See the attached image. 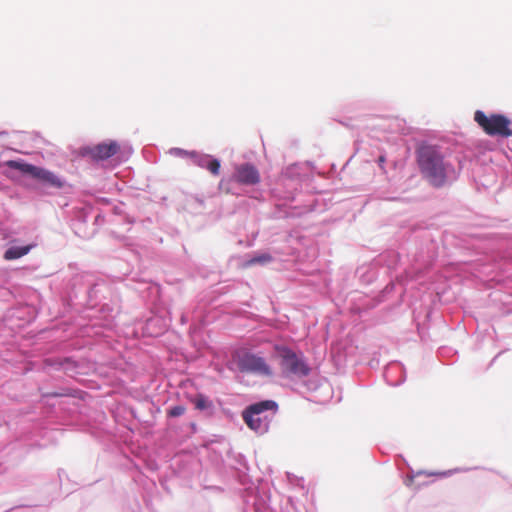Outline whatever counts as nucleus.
<instances>
[{
	"label": "nucleus",
	"mask_w": 512,
	"mask_h": 512,
	"mask_svg": "<svg viewBox=\"0 0 512 512\" xmlns=\"http://www.w3.org/2000/svg\"><path fill=\"white\" fill-rule=\"evenodd\" d=\"M234 178L238 183L245 185H255L260 181L258 170L248 163L236 167Z\"/></svg>",
	"instance_id": "7"
},
{
	"label": "nucleus",
	"mask_w": 512,
	"mask_h": 512,
	"mask_svg": "<svg viewBox=\"0 0 512 512\" xmlns=\"http://www.w3.org/2000/svg\"><path fill=\"white\" fill-rule=\"evenodd\" d=\"M416 157L422 177L434 187H442L455 174L453 166L445 161L442 153L434 146L419 147Z\"/></svg>",
	"instance_id": "1"
},
{
	"label": "nucleus",
	"mask_w": 512,
	"mask_h": 512,
	"mask_svg": "<svg viewBox=\"0 0 512 512\" xmlns=\"http://www.w3.org/2000/svg\"><path fill=\"white\" fill-rule=\"evenodd\" d=\"M237 368L243 373L271 376L272 371L264 358L248 351H237L233 355Z\"/></svg>",
	"instance_id": "4"
},
{
	"label": "nucleus",
	"mask_w": 512,
	"mask_h": 512,
	"mask_svg": "<svg viewBox=\"0 0 512 512\" xmlns=\"http://www.w3.org/2000/svg\"><path fill=\"white\" fill-rule=\"evenodd\" d=\"M281 369L287 375L306 377L310 373V367L302 357H299L289 348H282L280 351Z\"/></svg>",
	"instance_id": "5"
},
{
	"label": "nucleus",
	"mask_w": 512,
	"mask_h": 512,
	"mask_svg": "<svg viewBox=\"0 0 512 512\" xmlns=\"http://www.w3.org/2000/svg\"><path fill=\"white\" fill-rule=\"evenodd\" d=\"M379 161H380V162H383V161H384V158H383V157H380V158H379Z\"/></svg>",
	"instance_id": "16"
},
{
	"label": "nucleus",
	"mask_w": 512,
	"mask_h": 512,
	"mask_svg": "<svg viewBox=\"0 0 512 512\" xmlns=\"http://www.w3.org/2000/svg\"><path fill=\"white\" fill-rule=\"evenodd\" d=\"M7 166L11 169H15L20 171L23 174L29 175L33 178L35 171L38 166L23 162V161H16V160H10L7 162Z\"/></svg>",
	"instance_id": "9"
},
{
	"label": "nucleus",
	"mask_w": 512,
	"mask_h": 512,
	"mask_svg": "<svg viewBox=\"0 0 512 512\" xmlns=\"http://www.w3.org/2000/svg\"><path fill=\"white\" fill-rule=\"evenodd\" d=\"M451 473V471H447V472H438V473H434V475H438V476H447Z\"/></svg>",
	"instance_id": "15"
},
{
	"label": "nucleus",
	"mask_w": 512,
	"mask_h": 512,
	"mask_svg": "<svg viewBox=\"0 0 512 512\" xmlns=\"http://www.w3.org/2000/svg\"><path fill=\"white\" fill-rule=\"evenodd\" d=\"M33 178L39 180L45 185L57 189H60L64 186V181L59 176L41 167H37Z\"/></svg>",
	"instance_id": "8"
},
{
	"label": "nucleus",
	"mask_w": 512,
	"mask_h": 512,
	"mask_svg": "<svg viewBox=\"0 0 512 512\" xmlns=\"http://www.w3.org/2000/svg\"><path fill=\"white\" fill-rule=\"evenodd\" d=\"M271 261V256L268 255V254H263L259 257H256V258H253L249 261L250 264H254V263H266V262H269Z\"/></svg>",
	"instance_id": "14"
},
{
	"label": "nucleus",
	"mask_w": 512,
	"mask_h": 512,
	"mask_svg": "<svg viewBox=\"0 0 512 512\" xmlns=\"http://www.w3.org/2000/svg\"><path fill=\"white\" fill-rule=\"evenodd\" d=\"M278 410V404L273 400H264L248 406L242 413L246 425L253 431L263 434L268 431L271 418L265 414L270 411L273 417Z\"/></svg>",
	"instance_id": "2"
},
{
	"label": "nucleus",
	"mask_w": 512,
	"mask_h": 512,
	"mask_svg": "<svg viewBox=\"0 0 512 512\" xmlns=\"http://www.w3.org/2000/svg\"><path fill=\"white\" fill-rule=\"evenodd\" d=\"M33 245L10 247L4 253L5 260H15L29 253Z\"/></svg>",
	"instance_id": "10"
},
{
	"label": "nucleus",
	"mask_w": 512,
	"mask_h": 512,
	"mask_svg": "<svg viewBox=\"0 0 512 512\" xmlns=\"http://www.w3.org/2000/svg\"><path fill=\"white\" fill-rule=\"evenodd\" d=\"M193 403L196 409L199 410H205L211 406V402L202 394L197 395L194 398Z\"/></svg>",
	"instance_id": "11"
},
{
	"label": "nucleus",
	"mask_w": 512,
	"mask_h": 512,
	"mask_svg": "<svg viewBox=\"0 0 512 512\" xmlns=\"http://www.w3.org/2000/svg\"><path fill=\"white\" fill-rule=\"evenodd\" d=\"M474 121L490 136L508 138L512 136L511 120L501 114L487 116L483 111L477 110Z\"/></svg>",
	"instance_id": "3"
},
{
	"label": "nucleus",
	"mask_w": 512,
	"mask_h": 512,
	"mask_svg": "<svg viewBox=\"0 0 512 512\" xmlns=\"http://www.w3.org/2000/svg\"><path fill=\"white\" fill-rule=\"evenodd\" d=\"M206 167L213 175H218L220 171V162L217 159L207 160L206 163L202 164Z\"/></svg>",
	"instance_id": "12"
},
{
	"label": "nucleus",
	"mask_w": 512,
	"mask_h": 512,
	"mask_svg": "<svg viewBox=\"0 0 512 512\" xmlns=\"http://www.w3.org/2000/svg\"><path fill=\"white\" fill-rule=\"evenodd\" d=\"M184 413H185V407L181 406V405H178V406L172 407L168 411V416H170V417H179V416L183 415Z\"/></svg>",
	"instance_id": "13"
},
{
	"label": "nucleus",
	"mask_w": 512,
	"mask_h": 512,
	"mask_svg": "<svg viewBox=\"0 0 512 512\" xmlns=\"http://www.w3.org/2000/svg\"><path fill=\"white\" fill-rule=\"evenodd\" d=\"M119 150V144L116 141H110L109 143L84 147L81 149V154L94 161H103L117 154Z\"/></svg>",
	"instance_id": "6"
}]
</instances>
